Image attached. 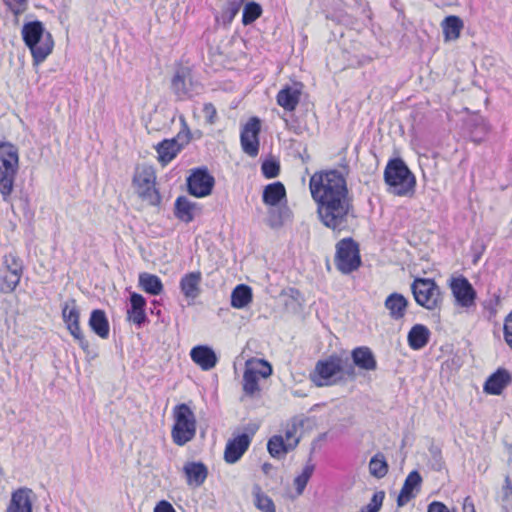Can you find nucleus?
Masks as SVG:
<instances>
[{
	"label": "nucleus",
	"instance_id": "f257e3e1",
	"mask_svg": "<svg viewBox=\"0 0 512 512\" xmlns=\"http://www.w3.org/2000/svg\"><path fill=\"white\" fill-rule=\"evenodd\" d=\"M309 188L322 224L333 231L347 229L353 215L342 173L337 170L316 172L310 177Z\"/></svg>",
	"mask_w": 512,
	"mask_h": 512
},
{
	"label": "nucleus",
	"instance_id": "f03ea898",
	"mask_svg": "<svg viewBox=\"0 0 512 512\" xmlns=\"http://www.w3.org/2000/svg\"><path fill=\"white\" fill-rule=\"evenodd\" d=\"M357 375L348 357L333 354L316 362L310 379L317 387H330L354 381Z\"/></svg>",
	"mask_w": 512,
	"mask_h": 512
},
{
	"label": "nucleus",
	"instance_id": "7ed1b4c3",
	"mask_svg": "<svg viewBox=\"0 0 512 512\" xmlns=\"http://www.w3.org/2000/svg\"><path fill=\"white\" fill-rule=\"evenodd\" d=\"M22 37L31 51L35 64L43 62L51 54L54 41L51 34L45 31L41 22L33 21L24 24Z\"/></svg>",
	"mask_w": 512,
	"mask_h": 512
},
{
	"label": "nucleus",
	"instance_id": "20e7f679",
	"mask_svg": "<svg viewBox=\"0 0 512 512\" xmlns=\"http://www.w3.org/2000/svg\"><path fill=\"white\" fill-rule=\"evenodd\" d=\"M18 168V148L8 142L0 143V194L5 201L13 191Z\"/></svg>",
	"mask_w": 512,
	"mask_h": 512
},
{
	"label": "nucleus",
	"instance_id": "39448f33",
	"mask_svg": "<svg viewBox=\"0 0 512 512\" xmlns=\"http://www.w3.org/2000/svg\"><path fill=\"white\" fill-rule=\"evenodd\" d=\"M384 179L390 192L398 196L408 195L415 187V177L401 159L388 162Z\"/></svg>",
	"mask_w": 512,
	"mask_h": 512
},
{
	"label": "nucleus",
	"instance_id": "423d86ee",
	"mask_svg": "<svg viewBox=\"0 0 512 512\" xmlns=\"http://www.w3.org/2000/svg\"><path fill=\"white\" fill-rule=\"evenodd\" d=\"M411 290L418 305L431 311L440 309L443 296L434 280L416 278L411 284Z\"/></svg>",
	"mask_w": 512,
	"mask_h": 512
},
{
	"label": "nucleus",
	"instance_id": "0eeeda50",
	"mask_svg": "<svg viewBox=\"0 0 512 512\" xmlns=\"http://www.w3.org/2000/svg\"><path fill=\"white\" fill-rule=\"evenodd\" d=\"M175 424L172 429L173 441L183 446L191 441L196 433V419L193 411L186 405H177L174 409Z\"/></svg>",
	"mask_w": 512,
	"mask_h": 512
},
{
	"label": "nucleus",
	"instance_id": "6e6552de",
	"mask_svg": "<svg viewBox=\"0 0 512 512\" xmlns=\"http://www.w3.org/2000/svg\"><path fill=\"white\" fill-rule=\"evenodd\" d=\"M155 180V172L152 167L148 166L138 167L133 178L136 194L144 203L150 206H155L160 202Z\"/></svg>",
	"mask_w": 512,
	"mask_h": 512
},
{
	"label": "nucleus",
	"instance_id": "1a4fd4ad",
	"mask_svg": "<svg viewBox=\"0 0 512 512\" xmlns=\"http://www.w3.org/2000/svg\"><path fill=\"white\" fill-rule=\"evenodd\" d=\"M272 374V367L262 359H254L246 362L243 375V390L245 394L254 396L259 392L258 381L268 378Z\"/></svg>",
	"mask_w": 512,
	"mask_h": 512
},
{
	"label": "nucleus",
	"instance_id": "9d476101",
	"mask_svg": "<svg viewBox=\"0 0 512 512\" xmlns=\"http://www.w3.org/2000/svg\"><path fill=\"white\" fill-rule=\"evenodd\" d=\"M335 265L344 274H348L359 267V250L357 244L352 239H343L338 242Z\"/></svg>",
	"mask_w": 512,
	"mask_h": 512
},
{
	"label": "nucleus",
	"instance_id": "9b49d317",
	"mask_svg": "<svg viewBox=\"0 0 512 512\" xmlns=\"http://www.w3.org/2000/svg\"><path fill=\"white\" fill-rule=\"evenodd\" d=\"M62 317L67 329L80 347L87 351L89 342L86 340L79 324L80 313L74 299L66 301L62 306Z\"/></svg>",
	"mask_w": 512,
	"mask_h": 512
},
{
	"label": "nucleus",
	"instance_id": "f8f14e48",
	"mask_svg": "<svg viewBox=\"0 0 512 512\" xmlns=\"http://www.w3.org/2000/svg\"><path fill=\"white\" fill-rule=\"evenodd\" d=\"M261 129L260 120L257 117H252L244 125L240 140L243 151L251 157H255L259 151V133Z\"/></svg>",
	"mask_w": 512,
	"mask_h": 512
},
{
	"label": "nucleus",
	"instance_id": "ddd939ff",
	"mask_svg": "<svg viewBox=\"0 0 512 512\" xmlns=\"http://www.w3.org/2000/svg\"><path fill=\"white\" fill-rule=\"evenodd\" d=\"M196 86L192 80L190 69L186 67L177 69L171 80V89L178 100L192 97Z\"/></svg>",
	"mask_w": 512,
	"mask_h": 512
},
{
	"label": "nucleus",
	"instance_id": "4468645a",
	"mask_svg": "<svg viewBox=\"0 0 512 512\" xmlns=\"http://www.w3.org/2000/svg\"><path fill=\"white\" fill-rule=\"evenodd\" d=\"M450 288L456 302L465 308L474 305L476 292L465 277L453 278L450 282Z\"/></svg>",
	"mask_w": 512,
	"mask_h": 512
},
{
	"label": "nucleus",
	"instance_id": "2eb2a0df",
	"mask_svg": "<svg viewBox=\"0 0 512 512\" xmlns=\"http://www.w3.org/2000/svg\"><path fill=\"white\" fill-rule=\"evenodd\" d=\"M187 184L192 195L205 197L212 191L214 178L204 170H197L188 178Z\"/></svg>",
	"mask_w": 512,
	"mask_h": 512
},
{
	"label": "nucleus",
	"instance_id": "dca6fc26",
	"mask_svg": "<svg viewBox=\"0 0 512 512\" xmlns=\"http://www.w3.org/2000/svg\"><path fill=\"white\" fill-rule=\"evenodd\" d=\"M250 442L251 439L249 435L245 433L229 440L225 447L224 460L229 464H234L239 461L249 448Z\"/></svg>",
	"mask_w": 512,
	"mask_h": 512
},
{
	"label": "nucleus",
	"instance_id": "f3484780",
	"mask_svg": "<svg viewBox=\"0 0 512 512\" xmlns=\"http://www.w3.org/2000/svg\"><path fill=\"white\" fill-rule=\"evenodd\" d=\"M351 359L352 362H350V364L354 366L355 370L356 367L366 372L375 371L377 369L376 358L369 347L361 346L353 349Z\"/></svg>",
	"mask_w": 512,
	"mask_h": 512
},
{
	"label": "nucleus",
	"instance_id": "a211bd4d",
	"mask_svg": "<svg viewBox=\"0 0 512 512\" xmlns=\"http://www.w3.org/2000/svg\"><path fill=\"white\" fill-rule=\"evenodd\" d=\"M182 470L187 485L192 488L200 487L208 476V468L202 462H186Z\"/></svg>",
	"mask_w": 512,
	"mask_h": 512
},
{
	"label": "nucleus",
	"instance_id": "6ab92c4d",
	"mask_svg": "<svg viewBox=\"0 0 512 512\" xmlns=\"http://www.w3.org/2000/svg\"><path fill=\"white\" fill-rule=\"evenodd\" d=\"M422 483V477L418 471L414 470L406 477L403 487L398 495L397 504L402 507L415 497V491H419Z\"/></svg>",
	"mask_w": 512,
	"mask_h": 512
},
{
	"label": "nucleus",
	"instance_id": "aec40b11",
	"mask_svg": "<svg viewBox=\"0 0 512 512\" xmlns=\"http://www.w3.org/2000/svg\"><path fill=\"white\" fill-rule=\"evenodd\" d=\"M512 381L510 373L506 369H498L484 384V391L491 395H499Z\"/></svg>",
	"mask_w": 512,
	"mask_h": 512
},
{
	"label": "nucleus",
	"instance_id": "412c9836",
	"mask_svg": "<svg viewBox=\"0 0 512 512\" xmlns=\"http://www.w3.org/2000/svg\"><path fill=\"white\" fill-rule=\"evenodd\" d=\"M190 356L191 359L205 371L211 370L217 363L215 352L208 346L194 347L190 352Z\"/></svg>",
	"mask_w": 512,
	"mask_h": 512
},
{
	"label": "nucleus",
	"instance_id": "4be33fe9",
	"mask_svg": "<svg viewBox=\"0 0 512 512\" xmlns=\"http://www.w3.org/2000/svg\"><path fill=\"white\" fill-rule=\"evenodd\" d=\"M445 42L456 41L464 28L463 20L456 15L445 17L440 24Z\"/></svg>",
	"mask_w": 512,
	"mask_h": 512
},
{
	"label": "nucleus",
	"instance_id": "5701e85b",
	"mask_svg": "<svg viewBox=\"0 0 512 512\" xmlns=\"http://www.w3.org/2000/svg\"><path fill=\"white\" fill-rule=\"evenodd\" d=\"M202 275L199 271L190 272L184 275L180 281V288L187 299H196L201 292L200 284Z\"/></svg>",
	"mask_w": 512,
	"mask_h": 512
},
{
	"label": "nucleus",
	"instance_id": "b1692460",
	"mask_svg": "<svg viewBox=\"0 0 512 512\" xmlns=\"http://www.w3.org/2000/svg\"><path fill=\"white\" fill-rule=\"evenodd\" d=\"M32 490L20 488L12 494L8 512H32Z\"/></svg>",
	"mask_w": 512,
	"mask_h": 512
},
{
	"label": "nucleus",
	"instance_id": "393cba45",
	"mask_svg": "<svg viewBox=\"0 0 512 512\" xmlns=\"http://www.w3.org/2000/svg\"><path fill=\"white\" fill-rule=\"evenodd\" d=\"M131 307L127 311L128 319L140 326L146 320L145 305L146 301L144 297L138 293H132L130 296Z\"/></svg>",
	"mask_w": 512,
	"mask_h": 512
},
{
	"label": "nucleus",
	"instance_id": "a878e982",
	"mask_svg": "<svg viewBox=\"0 0 512 512\" xmlns=\"http://www.w3.org/2000/svg\"><path fill=\"white\" fill-rule=\"evenodd\" d=\"M301 90L297 87L286 86L277 94V103L287 111L295 110L299 103Z\"/></svg>",
	"mask_w": 512,
	"mask_h": 512
},
{
	"label": "nucleus",
	"instance_id": "bb28decb",
	"mask_svg": "<svg viewBox=\"0 0 512 512\" xmlns=\"http://www.w3.org/2000/svg\"><path fill=\"white\" fill-rule=\"evenodd\" d=\"M407 305V299L398 293L389 295L385 300L386 309L389 311L390 316L396 320L404 317Z\"/></svg>",
	"mask_w": 512,
	"mask_h": 512
},
{
	"label": "nucleus",
	"instance_id": "cd10ccee",
	"mask_svg": "<svg viewBox=\"0 0 512 512\" xmlns=\"http://www.w3.org/2000/svg\"><path fill=\"white\" fill-rule=\"evenodd\" d=\"M430 338L429 329L422 325H414L408 333V344L414 350H420L427 345Z\"/></svg>",
	"mask_w": 512,
	"mask_h": 512
},
{
	"label": "nucleus",
	"instance_id": "c85d7f7f",
	"mask_svg": "<svg viewBox=\"0 0 512 512\" xmlns=\"http://www.w3.org/2000/svg\"><path fill=\"white\" fill-rule=\"evenodd\" d=\"M286 196V190L281 182H275L267 185L263 190V202L271 207H275Z\"/></svg>",
	"mask_w": 512,
	"mask_h": 512
},
{
	"label": "nucleus",
	"instance_id": "c756f323",
	"mask_svg": "<svg viewBox=\"0 0 512 512\" xmlns=\"http://www.w3.org/2000/svg\"><path fill=\"white\" fill-rule=\"evenodd\" d=\"M90 328L101 338L106 339L109 336V323L104 311L93 310L89 319Z\"/></svg>",
	"mask_w": 512,
	"mask_h": 512
},
{
	"label": "nucleus",
	"instance_id": "7c9ffc66",
	"mask_svg": "<svg viewBox=\"0 0 512 512\" xmlns=\"http://www.w3.org/2000/svg\"><path fill=\"white\" fill-rule=\"evenodd\" d=\"M156 149L159 161L165 165L175 158V156L181 150V146L175 139H170L159 143Z\"/></svg>",
	"mask_w": 512,
	"mask_h": 512
},
{
	"label": "nucleus",
	"instance_id": "2f4dec72",
	"mask_svg": "<svg viewBox=\"0 0 512 512\" xmlns=\"http://www.w3.org/2000/svg\"><path fill=\"white\" fill-rule=\"evenodd\" d=\"M252 301V289L245 285H237L231 293V306L236 309L247 307Z\"/></svg>",
	"mask_w": 512,
	"mask_h": 512
},
{
	"label": "nucleus",
	"instance_id": "473e14b6",
	"mask_svg": "<svg viewBox=\"0 0 512 512\" xmlns=\"http://www.w3.org/2000/svg\"><path fill=\"white\" fill-rule=\"evenodd\" d=\"M197 211L195 203L189 201L186 197H178L175 203V214L183 222H191Z\"/></svg>",
	"mask_w": 512,
	"mask_h": 512
},
{
	"label": "nucleus",
	"instance_id": "72a5a7b5",
	"mask_svg": "<svg viewBox=\"0 0 512 512\" xmlns=\"http://www.w3.org/2000/svg\"><path fill=\"white\" fill-rule=\"evenodd\" d=\"M139 285L145 292L151 295H159L163 290L159 277L149 273H141L139 275Z\"/></svg>",
	"mask_w": 512,
	"mask_h": 512
},
{
	"label": "nucleus",
	"instance_id": "f704fd0d",
	"mask_svg": "<svg viewBox=\"0 0 512 512\" xmlns=\"http://www.w3.org/2000/svg\"><path fill=\"white\" fill-rule=\"evenodd\" d=\"M267 450L273 458L281 459L293 449L288 448L282 434L272 436L267 443Z\"/></svg>",
	"mask_w": 512,
	"mask_h": 512
},
{
	"label": "nucleus",
	"instance_id": "c9c22d12",
	"mask_svg": "<svg viewBox=\"0 0 512 512\" xmlns=\"http://www.w3.org/2000/svg\"><path fill=\"white\" fill-rule=\"evenodd\" d=\"M301 424L296 421L292 420L291 422L287 423L285 429H284V442H286L288 448L295 449L300 441V435L298 434V431L300 429Z\"/></svg>",
	"mask_w": 512,
	"mask_h": 512
},
{
	"label": "nucleus",
	"instance_id": "e433bc0d",
	"mask_svg": "<svg viewBox=\"0 0 512 512\" xmlns=\"http://www.w3.org/2000/svg\"><path fill=\"white\" fill-rule=\"evenodd\" d=\"M369 471L376 478H383L388 472V465L385 457L378 453L369 462Z\"/></svg>",
	"mask_w": 512,
	"mask_h": 512
},
{
	"label": "nucleus",
	"instance_id": "4c0bfd02",
	"mask_svg": "<svg viewBox=\"0 0 512 512\" xmlns=\"http://www.w3.org/2000/svg\"><path fill=\"white\" fill-rule=\"evenodd\" d=\"M262 14V7L260 4L249 1L244 5L242 23L249 25L258 19Z\"/></svg>",
	"mask_w": 512,
	"mask_h": 512
},
{
	"label": "nucleus",
	"instance_id": "58836bf2",
	"mask_svg": "<svg viewBox=\"0 0 512 512\" xmlns=\"http://www.w3.org/2000/svg\"><path fill=\"white\" fill-rule=\"evenodd\" d=\"M314 471V465L307 463L303 471L294 479V485L298 495H301Z\"/></svg>",
	"mask_w": 512,
	"mask_h": 512
},
{
	"label": "nucleus",
	"instance_id": "ea45409f",
	"mask_svg": "<svg viewBox=\"0 0 512 512\" xmlns=\"http://www.w3.org/2000/svg\"><path fill=\"white\" fill-rule=\"evenodd\" d=\"M248 2V0H227L226 7L223 11V17L231 22L234 17L238 14L241 7L244 8V5Z\"/></svg>",
	"mask_w": 512,
	"mask_h": 512
},
{
	"label": "nucleus",
	"instance_id": "a19ab883",
	"mask_svg": "<svg viewBox=\"0 0 512 512\" xmlns=\"http://www.w3.org/2000/svg\"><path fill=\"white\" fill-rule=\"evenodd\" d=\"M7 273H22L23 266L21 260L14 254H8L3 262Z\"/></svg>",
	"mask_w": 512,
	"mask_h": 512
},
{
	"label": "nucleus",
	"instance_id": "79ce46f5",
	"mask_svg": "<svg viewBox=\"0 0 512 512\" xmlns=\"http://www.w3.org/2000/svg\"><path fill=\"white\" fill-rule=\"evenodd\" d=\"M255 505L262 512H275V505L272 499L262 493L255 495Z\"/></svg>",
	"mask_w": 512,
	"mask_h": 512
},
{
	"label": "nucleus",
	"instance_id": "37998d69",
	"mask_svg": "<svg viewBox=\"0 0 512 512\" xmlns=\"http://www.w3.org/2000/svg\"><path fill=\"white\" fill-rule=\"evenodd\" d=\"M22 273H6L3 276L2 290L5 292H12L18 286Z\"/></svg>",
	"mask_w": 512,
	"mask_h": 512
},
{
	"label": "nucleus",
	"instance_id": "c03bdc74",
	"mask_svg": "<svg viewBox=\"0 0 512 512\" xmlns=\"http://www.w3.org/2000/svg\"><path fill=\"white\" fill-rule=\"evenodd\" d=\"M384 497L385 493L383 491L374 493L371 501L362 508L361 512H379L383 504Z\"/></svg>",
	"mask_w": 512,
	"mask_h": 512
},
{
	"label": "nucleus",
	"instance_id": "a18cd8bd",
	"mask_svg": "<svg viewBox=\"0 0 512 512\" xmlns=\"http://www.w3.org/2000/svg\"><path fill=\"white\" fill-rule=\"evenodd\" d=\"M261 169H262L263 175L266 178L270 179V178H275L278 176L279 171H280V166L275 161L267 160V161L263 162Z\"/></svg>",
	"mask_w": 512,
	"mask_h": 512
},
{
	"label": "nucleus",
	"instance_id": "49530a36",
	"mask_svg": "<svg viewBox=\"0 0 512 512\" xmlns=\"http://www.w3.org/2000/svg\"><path fill=\"white\" fill-rule=\"evenodd\" d=\"M203 117L206 124L213 125L217 121V110L211 103H206L202 109Z\"/></svg>",
	"mask_w": 512,
	"mask_h": 512
},
{
	"label": "nucleus",
	"instance_id": "de8ad7c7",
	"mask_svg": "<svg viewBox=\"0 0 512 512\" xmlns=\"http://www.w3.org/2000/svg\"><path fill=\"white\" fill-rule=\"evenodd\" d=\"M8 8L15 14L18 15L25 11L27 0H3Z\"/></svg>",
	"mask_w": 512,
	"mask_h": 512
},
{
	"label": "nucleus",
	"instance_id": "09e8293b",
	"mask_svg": "<svg viewBox=\"0 0 512 512\" xmlns=\"http://www.w3.org/2000/svg\"><path fill=\"white\" fill-rule=\"evenodd\" d=\"M504 340L512 349V311L508 314L504 321Z\"/></svg>",
	"mask_w": 512,
	"mask_h": 512
},
{
	"label": "nucleus",
	"instance_id": "8fccbe9b",
	"mask_svg": "<svg viewBox=\"0 0 512 512\" xmlns=\"http://www.w3.org/2000/svg\"><path fill=\"white\" fill-rule=\"evenodd\" d=\"M268 224L271 227H278L282 225V215L281 213L279 215H276L274 208H271L269 210Z\"/></svg>",
	"mask_w": 512,
	"mask_h": 512
},
{
	"label": "nucleus",
	"instance_id": "3c124183",
	"mask_svg": "<svg viewBox=\"0 0 512 512\" xmlns=\"http://www.w3.org/2000/svg\"><path fill=\"white\" fill-rule=\"evenodd\" d=\"M154 512H176L172 504L168 501H160L154 508Z\"/></svg>",
	"mask_w": 512,
	"mask_h": 512
},
{
	"label": "nucleus",
	"instance_id": "603ef678",
	"mask_svg": "<svg viewBox=\"0 0 512 512\" xmlns=\"http://www.w3.org/2000/svg\"><path fill=\"white\" fill-rule=\"evenodd\" d=\"M427 512H450V511L443 503L434 501L431 504H429Z\"/></svg>",
	"mask_w": 512,
	"mask_h": 512
},
{
	"label": "nucleus",
	"instance_id": "864d4df0",
	"mask_svg": "<svg viewBox=\"0 0 512 512\" xmlns=\"http://www.w3.org/2000/svg\"><path fill=\"white\" fill-rule=\"evenodd\" d=\"M463 509L464 512H475L474 505L472 503L468 504V499L465 500Z\"/></svg>",
	"mask_w": 512,
	"mask_h": 512
}]
</instances>
